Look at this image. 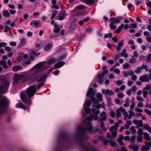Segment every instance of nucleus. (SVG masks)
Instances as JSON below:
<instances>
[{
  "label": "nucleus",
  "instance_id": "nucleus-1",
  "mask_svg": "<svg viewBox=\"0 0 151 151\" xmlns=\"http://www.w3.org/2000/svg\"><path fill=\"white\" fill-rule=\"evenodd\" d=\"M95 92L92 88H89L87 93L86 96H88L93 102V104L92 105L93 108L91 110H90L88 108L91 105L90 101L89 100L86 101L83 104V109L81 111L83 115V112H85V115L89 114V116H87L84 120L83 126H79L77 128V131L79 133L78 136L82 139H85L88 137L86 132L88 131L90 132H92L93 130L92 129V126L91 123V122L93 119L96 120L98 117L97 115L99 113V109L101 107L100 104H98L99 101H101L102 100V95L100 93H98L96 96L98 100L94 98Z\"/></svg>",
  "mask_w": 151,
  "mask_h": 151
},
{
  "label": "nucleus",
  "instance_id": "nucleus-2",
  "mask_svg": "<svg viewBox=\"0 0 151 151\" xmlns=\"http://www.w3.org/2000/svg\"><path fill=\"white\" fill-rule=\"evenodd\" d=\"M42 82L36 86L35 84L29 86L26 91L21 93L20 97L22 101L27 105L30 106L32 104L30 97L34 96L37 89L40 88L43 84Z\"/></svg>",
  "mask_w": 151,
  "mask_h": 151
},
{
  "label": "nucleus",
  "instance_id": "nucleus-3",
  "mask_svg": "<svg viewBox=\"0 0 151 151\" xmlns=\"http://www.w3.org/2000/svg\"><path fill=\"white\" fill-rule=\"evenodd\" d=\"M45 75L38 76L34 77L32 75H17L15 77L14 81L17 82L18 80L21 79L25 80L32 81L34 80H37L38 82L42 81L45 78Z\"/></svg>",
  "mask_w": 151,
  "mask_h": 151
},
{
  "label": "nucleus",
  "instance_id": "nucleus-4",
  "mask_svg": "<svg viewBox=\"0 0 151 151\" xmlns=\"http://www.w3.org/2000/svg\"><path fill=\"white\" fill-rule=\"evenodd\" d=\"M115 124V125L111 127L110 129L111 135V138L107 141L104 138V145H109L111 147H115L116 145L115 143L113 142V138L115 137L117 135V126L116 125L117 124L116 123Z\"/></svg>",
  "mask_w": 151,
  "mask_h": 151
},
{
  "label": "nucleus",
  "instance_id": "nucleus-5",
  "mask_svg": "<svg viewBox=\"0 0 151 151\" xmlns=\"http://www.w3.org/2000/svg\"><path fill=\"white\" fill-rule=\"evenodd\" d=\"M1 84L0 85V94L7 91L10 83L9 79L4 76L1 77Z\"/></svg>",
  "mask_w": 151,
  "mask_h": 151
},
{
  "label": "nucleus",
  "instance_id": "nucleus-6",
  "mask_svg": "<svg viewBox=\"0 0 151 151\" xmlns=\"http://www.w3.org/2000/svg\"><path fill=\"white\" fill-rule=\"evenodd\" d=\"M8 102V101L6 97H0V115L4 112Z\"/></svg>",
  "mask_w": 151,
  "mask_h": 151
},
{
  "label": "nucleus",
  "instance_id": "nucleus-7",
  "mask_svg": "<svg viewBox=\"0 0 151 151\" xmlns=\"http://www.w3.org/2000/svg\"><path fill=\"white\" fill-rule=\"evenodd\" d=\"M66 52H64L63 55L62 56H60L59 58V59L57 60V61L62 60L63 59L66 57ZM56 61L57 60L55 58H52L48 61L47 63L51 65L55 63Z\"/></svg>",
  "mask_w": 151,
  "mask_h": 151
},
{
  "label": "nucleus",
  "instance_id": "nucleus-8",
  "mask_svg": "<svg viewBox=\"0 0 151 151\" xmlns=\"http://www.w3.org/2000/svg\"><path fill=\"white\" fill-rule=\"evenodd\" d=\"M140 81L142 82H146L149 80V76L148 74H146L141 76L139 78Z\"/></svg>",
  "mask_w": 151,
  "mask_h": 151
},
{
  "label": "nucleus",
  "instance_id": "nucleus-9",
  "mask_svg": "<svg viewBox=\"0 0 151 151\" xmlns=\"http://www.w3.org/2000/svg\"><path fill=\"white\" fill-rule=\"evenodd\" d=\"M133 123L136 125V127L139 128L143 126V122L141 120L134 119L133 121Z\"/></svg>",
  "mask_w": 151,
  "mask_h": 151
},
{
  "label": "nucleus",
  "instance_id": "nucleus-10",
  "mask_svg": "<svg viewBox=\"0 0 151 151\" xmlns=\"http://www.w3.org/2000/svg\"><path fill=\"white\" fill-rule=\"evenodd\" d=\"M28 57V55L24 54L22 52H20L18 54V60L19 62H21L24 59L27 58Z\"/></svg>",
  "mask_w": 151,
  "mask_h": 151
},
{
  "label": "nucleus",
  "instance_id": "nucleus-11",
  "mask_svg": "<svg viewBox=\"0 0 151 151\" xmlns=\"http://www.w3.org/2000/svg\"><path fill=\"white\" fill-rule=\"evenodd\" d=\"M149 147H151V141L147 142L146 145L142 147L141 149V151H148L149 149Z\"/></svg>",
  "mask_w": 151,
  "mask_h": 151
},
{
  "label": "nucleus",
  "instance_id": "nucleus-12",
  "mask_svg": "<svg viewBox=\"0 0 151 151\" xmlns=\"http://www.w3.org/2000/svg\"><path fill=\"white\" fill-rule=\"evenodd\" d=\"M104 76V71L102 72V74H99L98 76V77L96 78V81H98V82L101 84L103 83V78Z\"/></svg>",
  "mask_w": 151,
  "mask_h": 151
},
{
  "label": "nucleus",
  "instance_id": "nucleus-13",
  "mask_svg": "<svg viewBox=\"0 0 151 151\" xmlns=\"http://www.w3.org/2000/svg\"><path fill=\"white\" fill-rule=\"evenodd\" d=\"M110 20L114 23L116 24L119 23L122 19V17H112L111 18Z\"/></svg>",
  "mask_w": 151,
  "mask_h": 151
},
{
  "label": "nucleus",
  "instance_id": "nucleus-14",
  "mask_svg": "<svg viewBox=\"0 0 151 151\" xmlns=\"http://www.w3.org/2000/svg\"><path fill=\"white\" fill-rule=\"evenodd\" d=\"M101 117L98 120L100 124L101 127L104 129V111L102 112L101 114Z\"/></svg>",
  "mask_w": 151,
  "mask_h": 151
},
{
  "label": "nucleus",
  "instance_id": "nucleus-15",
  "mask_svg": "<svg viewBox=\"0 0 151 151\" xmlns=\"http://www.w3.org/2000/svg\"><path fill=\"white\" fill-rule=\"evenodd\" d=\"M82 148L86 151H92L93 149L88 144L83 145L81 146Z\"/></svg>",
  "mask_w": 151,
  "mask_h": 151
},
{
  "label": "nucleus",
  "instance_id": "nucleus-16",
  "mask_svg": "<svg viewBox=\"0 0 151 151\" xmlns=\"http://www.w3.org/2000/svg\"><path fill=\"white\" fill-rule=\"evenodd\" d=\"M125 111V109H124L121 106L119 109H117L116 111V116L118 117H120L121 116V112Z\"/></svg>",
  "mask_w": 151,
  "mask_h": 151
},
{
  "label": "nucleus",
  "instance_id": "nucleus-17",
  "mask_svg": "<svg viewBox=\"0 0 151 151\" xmlns=\"http://www.w3.org/2000/svg\"><path fill=\"white\" fill-rule=\"evenodd\" d=\"M65 64V63L63 62H59L55 64L54 66V68L55 69L59 68L62 66L64 65Z\"/></svg>",
  "mask_w": 151,
  "mask_h": 151
},
{
  "label": "nucleus",
  "instance_id": "nucleus-18",
  "mask_svg": "<svg viewBox=\"0 0 151 151\" xmlns=\"http://www.w3.org/2000/svg\"><path fill=\"white\" fill-rule=\"evenodd\" d=\"M129 149L132 150L133 151H138L139 149V146H134V145H130L129 147Z\"/></svg>",
  "mask_w": 151,
  "mask_h": 151
},
{
  "label": "nucleus",
  "instance_id": "nucleus-19",
  "mask_svg": "<svg viewBox=\"0 0 151 151\" xmlns=\"http://www.w3.org/2000/svg\"><path fill=\"white\" fill-rule=\"evenodd\" d=\"M86 9V7L84 6L80 5L75 7L74 10L78 11L80 10H83Z\"/></svg>",
  "mask_w": 151,
  "mask_h": 151
},
{
  "label": "nucleus",
  "instance_id": "nucleus-20",
  "mask_svg": "<svg viewBox=\"0 0 151 151\" xmlns=\"http://www.w3.org/2000/svg\"><path fill=\"white\" fill-rule=\"evenodd\" d=\"M22 68H23L22 66L17 65L13 67L12 69L13 71L16 72L22 70Z\"/></svg>",
  "mask_w": 151,
  "mask_h": 151
},
{
  "label": "nucleus",
  "instance_id": "nucleus-21",
  "mask_svg": "<svg viewBox=\"0 0 151 151\" xmlns=\"http://www.w3.org/2000/svg\"><path fill=\"white\" fill-rule=\"evenodd\" d=\"M26 43V40L25 38H22L20 42L19 45L18 46L19 47H21L23 46Z\"/></svg>",
  "mask_w": 151,
  "mask_h": 151
},
{
  "label": "nucleus",
  "instance_id": "nucleus-22",
  "mask_svg": "<svg viewBox=\"0 0 151 151\" xmlns=\"http://www.w3.org/2000/svg\"><path fill=\"white\" fill-rule=\"evenodd\" d=\"M39 54H37V53L34 51L32 52L30 54V59L31 60L34 59L35 57L38 56Z\"/></svg>",
  "mask_w": 151,
  "mask_h": 151
},
{
  "label": "nucleus",
  "instance_id": "nucleus-23",
  "mask_svg": "<svg viewBox=\"0 0 151 151\" xmlns=\"http://www.w3.org/2000/svg\"><path fill=\"white\" fill-rule=\"evenodd\" d=\"M114 93L113 91L111 90L107 89L106 90H104V94L106 95H109V96H111Z\"/></svg>",
  "mask_w": 151,
  "mask_h": 151
},
{
  "label": "nucleus",
  "instance_id": "nucleus-24",
  "mask_svg": "<svg viewBox=\"0 0 151 151\" xmlns=\"http://www.w3.org/2000/svg\"><path fill=\"white\" fill-rule=\"evenodd\" d=\"M54 32L56 33H58L60 29V26H58L57 24L55 23L54 24Z\"/></svg>",
  "mask_w": 151,
  "mask_h": 151
},
{
  "label": "nucleus",
  "instance_id": "nucleus-25",
  "mask_svg": "<svg viewBox=\"0 0 151 151\" xmlns=\"http://www.w3.org/2000/svg\"><path fill=\"white\" fill-rule=\"evenodd\" d=\"M16 108H21L23 109L24 110H25L26 109V108L24 104L20 102L16 104Z\"/></svg>",
  "mask_w": 151,
  "mask_h": 151
},
{
  "label": "nucleus",
  "instance_id": "nucleus-26",
  "mask_svg": "<svg viewBox=\"0 0 151 151\" xmlns=\"http://www.w3.org/2000/svg\"><path fill=\"white\" fill-rule=\"evenodd\" d=\"M144 139L147 141H150L151 139V138L149 134L147 132L144 133Z\"/></svg>",
  "mask_w": 151,
  "mask_h": 151
},
{
  "label": "nucleus",
  "instance_id": "nucleus-27",
  "mask_svg": "<svg viewBox=\"0 0 151 151\" xmlns=\"http://www.w3.org/2000/svg\"><path fill=\"white\" fill-rule=\"evenodd\" d=\"M130 100L129 97H127L125 101V104H124V107H127L129 105Z\"/></svg>",
  "mask_w": 151,
  "mask_h": 151
},
{
  "label": "nucleus",
  "instance_id": "nucleus-28",
  "mask_svg": "<svg viewBox=\"0 0 151 151\" xmlns=\"http://www.w3.org/2000/svg\"><path fill=\"white\" fill-rule=\"evenodd\" d=\"M52 47V45L51 44L49 43L44 47V49L47 51L50 50Z\"/></svg>",
  "mask_w": 151,
  "mask_h": 151
},
{
  "label": "nucleus",
  "instance_id": "nucleus-29",
  "mask_svg": "<svg viewBox=\"0 0 151 151\" xmlns=\"http://www.w3.org/2000/svg\"><path fill=\"white\" fill-rule=\"evenodd\" d=\"M126 50L125 49H124L121 52L120 55L122 57H124L125 58L128 57V55L126 53Z\"/></svg>",
  "mask_w": 151,
  "mask_h": 151
},
{
  "label": "nucleus",
  "instance_id": "nucleus-30",
  "mask_svg": "<svg viewBox=\"0 0 151 151\" xmlns=\"http://www.w3.org/2000/svg\"><path fill=\"white\" fill-rule=\"evenodd\" d=\"M3 16L7 18L9 17H10V15L7 10H5L4 11L3 13Z\"/></svg>",
  "mask_w": 151,
  "mask_h": 151
},
{
  "label": "nucleus",
  "instance_id": "nucleus-31",
  "mask_svg": "<svg viewBox=\"0 0 151 151\" xmlns=\"http://www.w3.org/2000/svg\"><path fill=\"white\" fill-rule=\"evenodd\" d=\"M58 13V12L57 11L55 10H53L52 11V14L50 18L51 19H53Z\"/></svg>",
  "mask_w": 151,
  "mask_h": 151
},
{
  "label": "nucleus",
  "instance_id": "nucleus-32",
  "mask_svg": "<svg viewBox=\"0 0 151 151\" xmlns=\"http://www.w3.org/2000/svg\"><path fill=\"white\" fill-rule=\"evenodd\" d=\"M136 138V136L135 135H133L131 136V139L129 140L130 142L132 144L134 143L135 141V139Z\"/></svg>",
  "mask_w": 151,
  "mask_h": 151
},
{
  "label": "nucleus",
  "instance_id": "nucleus-33",
  "mask_svg": "<svg viewBox=\"0 0 151 151\" xmlns=\"http://www.w3.org/2000/svg\"><path fill=\"white\" fill-rule=\"evenodd\" d=\"M124 24H122L118 28L116 29V33L119 34L122 30L124 27Z\"/></svg>",
  "mask_w": 151,
  "mask_h": 151
},
{
  "label": "nucleus",
  "instance_id": "nucleus-34",
  "mask_svg": "<svg viewBox=\"0 0 151 151\" xmlns=\"http://www.w3.org/2000/svg\"><path fill=\"white\" fill-rule=\"evenodd\" d=\"M144 128L150 132L151 134V127H149L148 124H146L144 125Z\"/></svg>",
  "mask_w": 151,
  "mask_h": 151
},
{
  "label": "nucleus",
  "instance_id": "nucleus-35",
  "mask_svg": "<svg viewBox=\"0 0 151 151\" xmlns=\"http://www.w3.org/2000/svg\"><path fill=\"white\" fill-rule=\"evenodd\" d=\"M137 141L138 142H140L143 139V137L142 135H138L136 136Z\"/></svg>",
  "mask_w": 151,
  "mask_h": 151
},
{
  "label": "nucleus",
  "instance_id": "nucleus-36",
  "mask_svg": "<svg viewBox=\"0 0 151 151\" xmlns=\"http://www.w3.org/2000/svg\"><path fill=\"white\" fill-rule=\"evenodd\" d=\"M129 115L128 117V119H130L132 118L133 116H134L135 115L134 112V111H129Z\"/></svg>",
  "mask_w": 151,
  "mask_h": 151
},
{
  "label": "nucleus",
  "instance_id": "nucleus-37",
  "mask_svg": "<svg viewBox=\"0 0 151 151\" xmlns=\"http://www.w3.org/2000/svg\"><path fill=\"white\" fill-rule=\"evenodd\" d=\"M122 113L124 116V120L127 119V118L128 119L129 115H128L127 112L125 111H123Z\"/></svg>",
  "mask_w": 151,
  "mask_h": 151
},
{
  "label": "nucleus",
  "instance_id": "nucleus-38",
  "mask_svg": "<svg viewBox=\"0 0 151 151\" xmlns=\"http://www.w3.org/2000/svg\"><path fill=\"white\" fill-rule=\"evenodd\" d=\"M95 0H86L85 3L88 4H93L95 2Z\"/></svg>",
  "mask_w": 151,
  "mask_h": 151
},
{
  "label": "nucleus",
  "instance_id": "nucleus-39",
  "mask_svg": "<svg viewBox=\"0 0 151 151\" xmlns=\"http://www.w3.org/2000/svg\"><path fill=\"white\" fill-rule=\"evenodd\" d=\"M142 69L140 66H138L134 70L135 72L137 74H139L142 72Z\"/></svg>",
  "mask_w": 151,
  "mask_h": 151
},
{
  "label": "nucleus",
  "instance_id": "nucleus-40",
  "mask_svg": "<svg viewBox=\"0 0 151 151\" xmlns=\"http://www.w3.org/2000/svg\"><path fill=\"white\" fill-rule=\"evenodd\" d=\"M109 25L110 28L111 29H114L116 28V26L114 24V23L112 21L110 23Z\"/></svg>",
  "mask_w": 151,
  "mask_h": 151
},
{
  "label": "nucleus",
  "instance_id": "nucleus-41",
  "mask_svg": "<svg viewBox=\"0 0 151 151\" xmlns=\"http://www.w3.org/2000/svg\"><path fill=\"white\" fill-rule=\"evenodd\" d=\"M142 70L145 69V70L147 71H148V67L145 64L142 65L141 66H140Z\"/></svg>",
  "mask_w": 151,
  "mask_h": 151
},
{
  "label": "nucleus",
  "instance_id": "nucleus-42",
  "mask_svg": "<svg viewBox=\"0 0 151 151\" xmlns=\"http://www.w3.org/2000/svg\"><path fill=\"white\" fill-rule=\"evenodd\" d=\"M130 131H131L132 134H135L136 132V130L135 129V127L134 126H132L130 128Z\"/></svg>",
  "mask_w": 151,
  "mask_h": 151
},
{
  "label": "nucleus",
  "instance_id": "nucleus-43",
  "mask_svg": "<svg viewBox=\"0 0 151 151\" xmlns=\"http://www.w3.org/2000/svg\"><path fill=\"white\" fill-rule=\"evenodd\" d=\"M33 24H34L35 26H37L39 25V23L37 21H33L31 22L30 23V25L31 26Z\"/></svg>",
  "mask_w": 151,
  "mask_h": 151
},
{
  "label": "nucleus",
  "instance_id": "nucleus-44",
  "mask_svg": "<svg viewBox=\"0 0 151 151\" xmlns=\"http://www.w3.org/2000/svg\"><path fill=\"white\" fill-rule=\"evenodd\" d=\"M137 27V25L136 23H131L130 24L129 28H135Z\"/></svg>",
  "mask_w": 151,
  "mask_h": 151
},
{
  "label": "nucleus",
  "instance_id": "nucleus-45",
  "mask_svg": "<svg viewBox=\"0 0 151 151\" xmlns=\"http://www.w3.org/2000/svg\"><path fill=\"white\" fill-rule=\"evenodd\" d=\"M42 64L41 63H39L36 65H35L32 68V69L33 70H34L35 68H40L42 66Z\"/></svg>",
  "mask_w": 151,
  "mask_h": 151
},
{
  "label": "nucleus",
  "instance_id": "nucleus-46",
  "mask_svg": "<svg viewBox=\"0 0 151 151\" xmlns=\"http://www.w3.org/2000/svg\"><path fill=\"white\" fill-rule=\"evenodd\" d=\"M112 36V34L111 33H109L104 34V38H111Z\"/></svg>",
  "mask_w": 151,
  "mask_h": 151
},
{
  "label": "nucleus",
  "instance_id": "nucleus-47",
  "mask_svg": "<svg viewBox=\"0 0 151 151\" xmlns=\"http://www.w3.org/2000/svg\"><path fill=\"white\" fill-rule=\"evenodd\" d=\"M115 102L116 104L119 105H120L122 104V102L121 101L120 99L118 98L115 99Z\"/></svg>",
  "mask_w": 151,
  "mask_h": 151
},
{
  "label": "nucleus",
  "instance_id": "nucleus-48",
  "mask_svg": "<svg viewBox=\"0 0 151 151\" xmlns=\"http://www.w3.org/2000/svg\"><path fill=\"white\" fill-rule=\"evenodd\" d=\"M136 60V59L133 56H132V58L129 60V62L131 63H134Z\"/></svg>",
  "mask_w": 151,
  "mask_h": 151
},
{
  "label": "nucleus",
  "instance_id": "nucleus-49",
  "mask_svg": "<svg viewBox=\"0 0 151 151\" xmlns=\"http://www.w3.org/2000/svg\"><path fill=\"white\" fill-rule=\"evenodd\" d=\"M136 99L137 101L139 102H142L144 101L143 98L140 96H137Z\"/></svg>",
  "mask_w": 151,
  "mask_h": 151
},
{
  "label": "nucleus",
  "instance_id": "nucleus-50",
  "mask_svg": "<svg viewBox=\"0 0 151 151\" xmlns=\"http://www.w3.org/2000/svg\"><path fill=\"white\" fill-rule=\"evenodd\" d=\"M138 129L137 132V134H138V135H142L143 134V132L142 131V130L141 128H138Z\"/></svg>",
  "mask_w": 151,
  "mask_h": 151
},
{
  "label": "nucleus",
  "instance_id": "nucleus-51",
  "mask_svg": "<svg viewBox=\"0 0 151 151\" xmlns=\"http://www.w3.org/2000/svg\"><path fill=\"white\" fill-rule=\"evenodd\" d=\"M147 62H149L151 61V54H149L147 58H146Z\"/></svg>",
  "mask_w": 151,
  "mask_h": 151
},
{
  "label": "nucleus",
  "instance_id": "nucleus-52",
  "mask_svg": "<svg viewBox=\"0 0 151 151\" xmlns=\"http://www.w3.org/2000/svg\"><path fill=\"white\" fill-rule=\"evenodd\" d=\"M107 105L108 106H110L111 105L112 103L111 98H109L107 99Z\"/></svg>",
  "mask_w": 151,
  "mask_h": 151
},
{
  "label": "nucleus",
  "instance_id": "nucleus-53",
  "mask_svg": "<svg viewBox=\"0 0 151 151\" xmlns=\"http://www.w3.org/2000/svg\"><path fill=\"white\" fill-rule=\"evenodd\" d=\"M35 46L36 48L38 49H40L42 47V45L41 43H39L36 44Z\"/></svg>",
  "mask_w": 151,
  "mask_h": 151
},
{
  "label": "nucleus",
  "instance_id": "nucleus-54",
  "mask_svg": "<svg viewBox=\"0 0 151 151\" xmlns=\"http://www.w3.org/2000/svg\"><path fill=\"white\" fill-rule=\"evenodd\" d=\"M123 74L124 77H127L129 75V71H124L123 72Z\"/></svg>",
  "mask_w": 151,
  "mask_h": 151
},
{
  "label": "nucleus",
  "instance_id": "nucleus-55",
  "mask_svg": "<svg viewBox=\"0 0 151 151\" xmlns=\"http://www.w3.org/2000/svg\"><path fill=\"white\" fill-rule=\"evenodd\" d=\"M151 89V86L148 85L144 87L142 90L147 91V90H150Z\"/></svg>",
  "mask_w": 151,
  "mask_h": 151
},
{
  "label": "nucleus",
  "instance_id": "nucleus-56",
  "mask_svg": "<svg viewBox=\"0 0 151 151\" xmlns=\"http://www.w3.org/2000/svg\"><path fill=\"white\" fill-rule=\"evenodd\" d=\"M142 92L143 97L145 98H146L147 97L148 91H147L142 90Z\"/></svg>",
  "mask_w": 151,
  "mask_h": 151
},
{
  "label": "nucleus",
  "instance_id": "nucleus-57",
  "mask_svg": "<svg viewBox=\"0 0 151 151\" xmlns=\"http://www.w3.org/2000/svg\"><path fill=\"white\" fill-rule=\"evenodd\" d=\"M134 110L138 112H142L143 111V110L141 109L138 108L137 107L134 108Z\"/></svg>",
  "mask_w": 151,
  "mask_h": 151
},
{
  "label": "nucleus",
  "instance_id": "nucleus-58",
  "mask_svg": "<svg viewBox=\"0 0 151 151\" xmlns=\"http://www.w3.org/2000/svg\"><path fill=\"white\" fill-rule=\"evenodd\" d=\"M124 96V94L122 93H118L117 94V97L120 99H122Z\"/></svg>",
  "mask_w": 151,
  "mask_h": 151
},
{
  "label": "nucleus",
  "instance_id": "nucleus-59",
  "mask_svg": "<svg viewBox=\"0 0 151 151\" xmlns=\"http://www.w3.org/2000/svg\"><path fill=\"white\" fill-rule=\"evenodd\" d=\"M130 65L127 63H126L124 64L123 65V68L124 69H127L129 66Z\"/></svg>",
  "mask_w": 151,
  "mask_h": 151
},
{
  "label": "nucleus",
  "instance_id": "nucleus-60",
  "mask_svg": "<svg viewBox=\"0 0 151 151\" xmlns=\"http://www.w3.org/2000/svg\"><path fill=\"white\" fill-rule=\"evenodd\" d=\"M142 4V2L140 0H138L135 2V5L137 6H138L139 5Z\"/></svg>",
  "mask_w": 151,
  "mask_h": 151
},
{
  "label": "nucleus",
  "instance_id": "nucleus-61",
  "mask_svg": "<svg viewBox=\"0 0 151 151\" xmlns=\"http://www.w3.org/2000/svg\"><path fill=\"white\" fill-rule=\"evenodd\" d=\"M123 84V82H122L121 81L118 80L116 81V84L118 86H120Z\"/></svg>",
  "mask_w": 151,
  "mask_h": 151
},
{
  "label": "nucleus",
  "instance_id": "nucleus-62",
  "mask_svg": "<svg viewBox=\"0 0 151 151\" xmlns=\"http://www.w3.org/2000/svg\"><path fill=\"white\" fill-rule=\"evenodd\" d=\"M110 115L112 117H114L115 116V112L114 111L111 110L110 112Z\"/></svg>",
  "mask_w": 151,
  "mask_h": 151
},
{
  "label": "nucleus",
  "instance_id": "nucleus-63",
  "mask_svg": "<svg viewBox=\"0 0 151 151\" xmlns=\"http://www.w3.org/2000/svg\"><path fill=\"white\" fill-rule=\"evenodd\" d=\"M144 111L145 113H147L149 115H151V111L148 109H145Z\"/></svg>",
  "mask_w": 151,
  "mask_h": 151
},
{
  "label": "nucleus",
  "instance_id": "nucleus-64",
  "mask_svg": "<svg viewBox=\"0 0 151 151\" xmlns=\"http://www.w3.org/2000/svg\"><path fill=\"white\" fill-rule=\"evenodd\" d=\"M146 39L148 42H151V36H147L146 37Z\"/></svg>",
  "mask_w": 151,
  "mask_h": 151
}]
</instances>
